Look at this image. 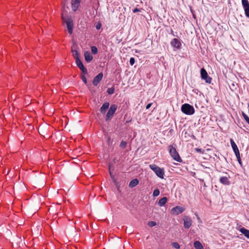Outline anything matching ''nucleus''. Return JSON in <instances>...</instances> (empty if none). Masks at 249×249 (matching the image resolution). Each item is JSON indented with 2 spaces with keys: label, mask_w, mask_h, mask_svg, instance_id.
<instances>
[{
  "label": "nucleus",
  "mask_w": 249,
  "mask_h": 249,
  "mask_svg": "<svg viewBox=\"0 0 249 249\" xmlns=\"http://www.w3.org/2000/svg\"><path fill=\"white\" fill-rule=\"evenodd\" d=\"M61 18L62 20L66 23L67 28L70 34H72L73 32V23L71 18L67 16L63 13H62Z\"/></svg>",
  "instance_id": "1"
},
{
  "label": "nucleus",
  "mask_w": 249,
  "mask_h": 249,
  "mask_svg": "<svg viewBox=\"0 0 249 249\" xmlns=\"http://www.w3.org/2000/svg\"><path fill=\"white\" fill-rule=\"evenodd\" d=\"M168 149L169 151L171 156L173 159L177 161L181 162L182 159L180 157L176 148L172 145H169L168 146Z\"/></svg>",
  "instance_id": "2"
},
{
  "label": "nucleus",
  "mask_w": 249,
  "mask_h": 249,
  "mask_svg": "<svg viewBox=\"0 0 249 249\" xmlns=\"http://www.w3.org/2000/svg\"><path fill=\"white\" fill-rule=\"evenodd\" d=\"M149 168L153 171L156 175L160 178H163L164 171L163 168H161L155 164L149 165Z\"/></svg>",
  "instance_id": "3"
},
{
  "label": "nucleus",
  "mask_w": 249,
  "mask_h": 249,
  "mask_svg": "<svg viewBox=\"0 0 249 249\" xmlns=\"http://www.w3.org/2000/svg\"><path fill=\"white\" fill-rule=\"evenodd\" d=\"M182 112L188 115H193L195 113L194 107L188 104H184L182 105L181 107Z\"/></svg>",
  "instance_id": "4"
},
{
  "label": "nucleus",
  "mask_w": 249,
  "mask_h": 249,
  "mask_svg": "<svg viewBox=\"0 0 249 249\" xmlns=\"http://www.w3.org/2000/svg\"><path fill=\"white\" fill-rule=\"evenodd\" d=\"M106 114L105 120L106 122L109 121L113 116L115 111L117 109V106L115 104L111 105Z\"/></svg>",
  "instance_id": "5"
},
{
  "label": "nucleus",
  "mask_w": 249,
  "mask_h": 249,
  "mask_svg": "<svg viewBox=\"0 0 249 249\" xmlns=\"http://www.w3.org/2000/svg\"><path fill=\"white\" fill-rule=\"evenodd\" d=\"M77 67L82 71L84 74H88V72L87 69L84 67L82 62L80 59H78L75 61Z\"/></svg>",
  "instance_id": "6"
},
{
  "label": "nucleus",
  "mask_w": 249,
  "mask_h": 249,
  "mask_svg": "<svg viewBox=\"0 0 249 249\" xmlns=\"http://www.w3.org/2000/svg\"><path fill=\"white\" fill-rule=\"evenodd\" d=\"M171 45L177 49H180L181 48V43L180 41L176 38H173L171 42H170Z\"/></svg>",
  "instance_id": "7"
},
{
  "label": "nucleus",
  "mask_w": 249,
  "mask_h": 249,
  "mask_svg": "<svg viewBox=\"0 0 249 249\" xmlns=\"http://www.w3.org/2000/svg\"><path fill=\"white\" fill-rule=\"evenodd\" d=\"M185 210V208L179 206H177L171 209V213L175 215H178L182 213Z\"/></svg>",
  "instance_id": "8"
},
{
  "label": "nucleus",
  "mask_w": 249,
  "mask_h": 249,
  "mask_svg": "<svg viewBox=\"0 0 249 249\" xmlns=\"http://www.w3.org/2000/svg\"><path fill=\"white\" fill-rule=\"evenodd\" d=\"M184 227L185 229H189L192 225V220L188 216H185L183 217Z\"/></svg>",
  "instance_id": "9"
},
{
  "label": "nucleus",
  "mask_w": 249,
  "mask_h": 249,
  "mask_svg": "<svg viewBox=\"0 0 249 249\" xmlns=\"http://www.w3.org/2000/svg\"><path fill=\"white\" fill-rule=\"evenodd\" d=\"M103 77V74L102 72L99 73L97 75H96L93 79L92 83L93 85L95 86H97L99 83L101 81Z\"/></svg>",
  "instance_id": "10"
},
{
  "label": "nucleus",
  "mask_w": 249,
  "mask_h": 249,
  "mask_svg": "<svg viewBox=\"0 0 249 249\" xmlns=\"http://www.w3.org/2000/svg\"><path fill=\"white\" fill-rule=\"evenodd\" d=\"M81 0H71V8L73 12H76L78 9Z\"/></svg>",
  "instance_id": "11"
},
{
  "label": "nucleus",
  "mask_w": 249,
  "mask_h": 249,
  "mask_svg": "<svg viewBox=\"0 0 249 249\" xmlns=\"http://www.w3.org/2000/svg\"><path fill=\"white\" fill-rule=\"evenodd\" d=\"M230 177H221L219 178V181L224 185H229L230 184Z\"/></svg>",
  "instance_id": "12"
},
{
  "label": "nucleus",
  "mask_w": 249,
  "mask_h": 249,
  "mask_svg": "<svg viewBox=\"0 0 249 249\" xmlns=\"http://www.w3.org/2000/svg\"><path fill=\"white\" fill-rule=\"evenodd\" d=\"M109 107V102H105V103H104L100 109L101 113L104 114L106 112L107 109H108Z\"/></svg>",
  "instance_id": "13"
},
{
  "label": "nucleus",
  "mask_w": 249,
  "mask_h": 249,
  "mask_svg": "<svg viewBox=\"0 0 249 249\" xmlns=\"http://www.w3.org/2000/svg\"><path fill=\"white\" fill-rule=\"evenodd\" d=\"M84 56L85 60L87 62H90L93 59V56L90 54V53L88 51H86L84 53Z\"/></svg>",
  "instance_id": "14"
},
{
  "label": "nucleus",
  "mask_w": 249,
  "mask_h": 249,
  "mask_svg": "<svg viewBox=\"0 0 249 249\" xmlns=\"http://www.w3.org/2000/svg\"><path fill=\"white\" fill-rule=\"evenodd\" d=\"M139 180L137 178H135L131 180L129 184V187L130 188H133L137 186L139 184Z\"/></svg>",
  "instance_id": "15"
},
{
  "label": "nucleus",
  "mask_w": 249,
  "mask_h": 249,
  "mask_svg": "<svg viewBox=\"0 0 249 249\" xmlns=\"http://www.w3.org/2000/svg\"><path fill=\"white\" fill-rule=\"evenodd\" d=\"M239 231L247 238H249V230L242 228L240 229Z\"/></svg>",
  "instance_id": "16"
},
{
  "label": "nucleus",
  "mask_w": 249,
  "mask_h": 249,
  "mask_svg": "<svg viewBox=\"0 0 249 249\" xmlns=\"http://www.w3.org/2000/svg\"><path fill=\"white\" fill-rule=\"evenodd\" d=\"M167 198L166 197H163L160 199L158 202V205L160 207L163 206L167 202Z\"/></svg>",
  "instance_id": "17"
},
{
  "label": "nucleus",
  "mask_w": 249,
  "mask_h": 249,
  "mask_svg": "<svg viewBox=\"0 0 249 249\" xmlns=\"http://www.w3.org/2000/svg\"><path fill=\"white\" fill-rule=\"evenodd\" d=\"M194 246L196 249H203L202 244L198 241H195Z\"/></svg>",
  "instance_id": "18"
},
{
  "label": "nucleus",
  "mask_w": 249,
  "mask_h": 249,
  "mask_svg": "<svg viewBox=\"0 0 249 249\" xmlns=\"http://www.w3.org/2000/svg\"><path fill=\"white\" fill-rule=\"evenodd\" d=\"M71 52L72 53V55L75 59V61L78 59H80L79 53L77 50H72Z\"/></svg>",
  "instance_id": "19"
},
{
  "label": "nucleus",
  "mask_w": 249,
  "mask_h": 249,
  "mask_svg": "<svg viewBox=\"0 0 249 249\" xmlns=\"http://www.w3.org/2000/svg\"><path fill=\"white\" fill-rule=\"evenodd\" d=\"M207 75H208V73H207V71H206V70L204 68L201 69L200 75H201V79L203 78V77H204L205 76L206 77V76H207Z\"/></svg>",
  "instance_id": "20"
},
{
  "label": "nucleus",
  "mask_w": 249,
  "mask_h": 249,
  "mask_svg": "<svg viewBox=\"0 0 249 249\" xmlns=\"http://www.w3.org/2000/svg\"><path fill=\"white\" fill-rule=\"evenodd\" d=\"M230 142L233 151L238 149L237 145L236 144V143L232 139H231L230 140Z\"/></svg>",
  "instance_id": "21"
},
{
  "label": "nucleus",
  "mask_w": 249,
  "mask_h": 249,
  "mask_svg": "<svg viewBox=\"0 0 249 249\" xmlns=\"http://www.w3.org/2000/svg\"><path fill=\"white\" fill-rule=\"evenodd\" d=\"M202 79L205 80V82L208 84L211 83L212 80V78L210 77L208 74L206 77L205 76L203 78H202Z\"/></svg>",
  "instance_id": "22"
},
{
  "label": "nucleus",
  "mask_w": 249,
  "mask_h": 249,
  "mask_svg": "<svg viewBox=\"0 0 249 249\" xmlns=\"http://www.w3.org/2000/svg\"><path fill=\"white\" fill-rule=\"evenodd\" d=\"M242 4L243 8L249 6V2L248 0H242Z\"/></svg>",
  "instance_id": "23"
},
{
  "label": "nucleus",
  "mask_w": 249,
  "mask_h": 249,
  "mask_svg": "<svg viewBox=\"0 0 249 249\" xmlns=\"http://www.w3.org/2000/svg\"><path fill=\"white\" fill-rule=\"evenodd\" d=\"M114 90H115V89L114 87L108 88V89H107V93L109 95H111L114 93Z\"/></svg>",
  "instance_id": "24"
},
{
  "label": "nucleus",
  "mask_w": 249,
  "mask_h": 249,
  "mask_svg": "<svg viewBox=\"0 0 249 249\" xmlns=\"http://www.w3.org/2000/svg\"><path fill=\"white\" fill-rule=\"evenodd\" d=\"M126 145L127 142L124 141H122L120 144V147L123 149L125 148L126 147Z\"/></svg>",
  "instance_id": "25"
},
{
  "label": "nucleus",
  "mask_w": 249,
  "mask_h": 249,
  "mask_svg": "<svg viewBox=\"0 0 249 249\" xmlns=\"http://www.w3.org/2000/svg\"><path fill=\"white\" fill-rule=\"evenodd\" d=\"M91 52L93 54H96L98 53V49L96 46H92L91 47Z\"/></svg>",
  "instance_id": "26"
},
{
  "label": "nucleus",
  "mask_w": 249,
  "mask_h": 249,
  "mask_svg": "<svg viewBox=\"0 0 249 249\" xmlns=\"http://www.w3.org/2000/svg\"><path fill=\"white\" fill-rule=\"evenodd\" d=\"M160 190L158 189H156L153 191V196L154 197L160 195Z\"/></svg>",
  "instance_id": "27"
},
{
  "label": "nucleus",
  "mask_w": 249,
  "mask_h": 249,
  "mask_svg": "<svg viewBox=\"0 0 249 249\" xmlns=\"http://www.w3.org/2000/svg\"><path fill=\"white\" fill-rule=\"evenodd\" d=\"M171 245L176 249H179L180 248V245L177 242H172Z\"/></svg>",
  "instance_id": "28"
},
{
  "label": "nucleus",
  "mask_w": 249,
  "mask_h": 249,
  "mask_svg": "<svg viewBox=\"0 0 249 249\" xmlns=\"http://www.w3.org/2000/svg\"><path fill=\"white\" fill-rule=\"evenodd\" d=\"M242 116L246 121L249 124V116L245 113L244 112H242Z\"/></svg>",
  "instance_id": "29"
},
{
  "label": "nucleus",
  "mask_w": 249,
  "mask_h": 249,
  "mask_svg": "<svg viewBox=\"0 0 249 249\" xmlns=\"http://www.w3.org/2000/svg\"><path fill=\"white\" fill-rule=\"evenodd\" d=\"M147 225L150 227H153L156 225V222L153 221H149L147 223Z\"/></svg>",
  "instance_id": "30"
},
{
  "label": "nucleus",
  "mask_w": 249,
  "mask_h": 249,
  "mask_svg": "<svg viewBox=\"0 0 249 249\" xmlns=\"http://www.w3.org/2000/svg\"><path fill=\"white\" fill-rule=\"evenodd\" d=\"M244 9L246 16L249 18V6L244 8Z\"/></svg>",
  "instance_id": "31"
},
{
  "label": "nucleus",
  "mask_w": 249,
  "mask_h": 249,
  "mask_svg": "<svg viewBox=\"0 0 249 249\" xmlns=\"http://www.w3.org/2000/svg\"><path fill=\"white\" fill-rule=\"evenodd\" d=\"M85 75L86 74H83V75H82L81 76V80L83 81V82L85 84H87V79H86Z\"/></svg>",
  "instance_id": "32"
},
{
  "label": "nucleus",
  "mask_w": 249,
  "mask_h": 249,
  "mask_svg": "<svg viewBox=\"0 0 249 249\" xmlns=\"http://www.w3.org/2000/svg\"><path fill=\"white\" fill-rule=\"evenodd\" d=\"M135 62V58L134 57H131L129 60L130 64L131 66H133Z\"/></svg>",
  "instance_id": "33"
},
{
  "label": "nucleus",
  "mask_w": 249,
  "mask_h": 249,
  "mask_svg": "<svg viewBox=\"0 0 249 249\" xmlns=\"http://www.w3.org/2000/svg\"><path fill=\"white\" fill-rule=\"evenodd\" d=\"M101 27H102V24L100 22H98L95 25V27H96V29H97V30L100 29Z\"/></svg>",
  "instance_id": "34"
},
{
  "label": "nucleus",
  "mask_w": 249,
  "mask_h": 249,
  "mask_svg": "<svg viewBox=\"0 0 249 249\" xmlns=\"http://www.w3.org/2000/svg\"><path fill=\"white\" fill-rule=\"evenodd\" d=\"M195 151H196V152H197L198 153H203V150L201 148H196L195 149Z\"/></svg>",
  "instance_id": "35"
},
{
  "label": "nucleus",
  "mask_w": 249,
  "mask_h": 249,
  "mask_svg": "<svg viewBox=\"0 0 249 249\" xmlns=\"http://www.w3.org/2000/svg\"><path fill=\"white\" fill-rule=\"evenodd\" d=\"M233 151L234 152V154H235L236 158L240 156V152H239V151L238 149H236V150H234Z\"/></svg>",
  "instance_id": "36"
},
{
  "label": "nucleus",
  "mask_w": 249,
  "mask_h": 249,
  "mask_svg": "<svg viewBox=\"0 0 249 249\" xmlns=\"http://www.w3.org/2000/svg\"><path fill=\"white\" fill-rule=\"evenodd\" d=\"M132 11H133V13H135L137 12H141V9L136 8L134 9Z\"/></svg>",
  "instance_id": "37"
},
{
  "label": "nucleus",
  "mask_w": 249,
  "mask_h": 249,
  "mask_svg": "<svg viewBox=\"0 0 249 249\" xmlns=\"http://www.w3.org/2000/svg\"><path fill=\"white\" fill-rule=\"evenodd\" d=\"M236 158H237V160H238V162L239 164L242 166V161H241V159L240 156H239L238 157H237Z\"/></svg>",
  "instance_id": "38"
},
{
  "label": "nucleus",
  "mask_w": 249,
  "mask_h": 249,
  "mask_svg": "<svg viewBox=\"0 0 249 249\" xmlns=\"http://www.w3.org/2000/svg\"><path fill=\"white\" fill-rule=\"evenodd\" d=\"M110 166H111V164H110L109 165V174H110V176H111V178H114V176H113V175H112V173H111V171H110Z\"/></svg>",
  "instance_id": "39"
},
{
  "label": "nucleus",
  "mask_w": 249,
  "mask_h": 249,
  "mask_svg": "<svg viewBox=\"0 0 249 249\" xmlns=\"http://www.w3.org/2000/svg\"><path fill=\"white\" fill-rule=\"evenodd\" d=\"M152 105V103H148V104L146 105V109H148L150 108V107H151Z\"/></svg>",
  "instance_id": "40"
},
{
  "label": "nucleus",
  "mask_w": 249,
  "mask_h": 249,
  "mask_svg": "<svg viewBox=\"0 0 249 249\" xmlns=\"http://www.w3.org/2000/svg\"><path fill=\"white\" fill-rule=\"evenodd\" d=\"M171 34H172L174 36H175V35L174 34V31L172 30H171Z\"/></svg>",
  "instance_id": "41"
},
{
  "label": "nucleus",
  "mask_w": 249,
  "mask_h": 249,
  "mask_svg": "<svg viewBox=\"0 0 249 249\" xmlns=\"http://www.w3.org/2000/svg\"><path fill=\"white\" fill-rule=\"evenodd\" d=\"M113 167H114L113 166L112 164H111L110 170L112 169V168H113Z\"/></svg>",
  "instance_id": "42"
},
{
  "label": "nucleus",
  "mask_w": 249,
  "mask_h": 249,
  "mask_svg": "<svg viewBox=\"0 0 249 249\" xmlns=\"http://www.w3.org/2000/svg\"><path fill=\"white\" fill-rule=\"evenodd\" d=\"M199 180L201 182H204V180L202 179H199Z\"/></svg>",
  "instance_id": "43"
},
{
  "label": "nucleus",
  "mask_w": 249,
  "mask_h": 249,
  "mask_svg": "<svg viewBox=\"0 0 249 249\" xmlns=\"http://www.w3.org/2000/svg\"><path fill=\"white\" fill-rule=\"evenodd\" d=\"M192 138H193V139H195V136L192 135Z\"/></svg>",
  "instance_id": "44"
},
{
  "label": "nucleus",
  "mask_w": 249,
  "mask_h": 249,
  "mask_svg": "<svg viewBox=\"0 0 249 249\" xmlns=\"http://www.w3.org/2000/svg\"><path fill=\"white\" fill-rule=\"evenodd\" d=\"M203 186H206V185H205V183H204Z\"/></svg>",
  "instance_id": "45"
}]
</instances>
